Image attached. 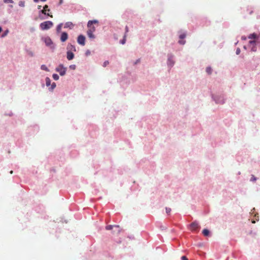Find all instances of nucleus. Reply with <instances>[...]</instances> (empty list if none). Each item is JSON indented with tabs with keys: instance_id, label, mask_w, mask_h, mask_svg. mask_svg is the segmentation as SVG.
Here are the masks:
<instances>
[{
	"instance_id": "nucleus-31",
	"label": "nucleus",
	"mask_w": 260,
	"mask_h": 260,
	"mask_svg": "<svg viewBox=\"0 0 260 260\" xmlns=\"http://www.w3.org/2000/svg\"><path fill=\"white\" fill-rule=\"evenodd\" d=\"M251 51H253V52H255L256 51V47L255 46H253L252 48H251Z\"/></svg>"
},
{
	"instance_id": "nucleus-22",
	"label": "nucleus",
	"mask_w": 260,
	"mask_h": 260,
	"mask_svg": "<svg viewBox=\"0 0 260 260\" xmlns=\"http://www.w3.org/2000/svg\"><path fill=\"white\" fill-rule=\"evenodd\" d=\"M4 3H13V0H4Z\"/></svg>"
},
{
	"instance_id": "nucleus-7",
	"label": "nucleus",
	"mask_w": 260,
	"mask_h": 260,
	"mask_svg": "<svg viewBox=\"0 0 260 260\" xmlns=\"http://www.w3.org/2000/svg\"><path fill=\"white\" fill-rule=\"evenodd\" d=\"M77 42L80 45L84 46L85 44V37L82 35H79L77 38Z\"/></svg>"
},
{
	"instance_id": "nucleus-21",
	"label": "nucleus",
	"mask_w": 260,
	"mask_h": 260,
	"mask_svg": "<svg viewBox=\"0 0 260 260\" xmlns=\"http://www.w3.org/2000/svg\"><path fill=\"white\" fill-rule=\"evenodd\" d=\"M125 37H126V35L125 34V35L124 36V38L121 41V43L122 44H125V41H126Z\"/></svg>"
},
{
	"instance_id": "nucleus-5",
	"label": "nucleus",
	"mask_w": 260,
	"mask_h": 260,
	"mask_svg": "<svg viewBox=\"0 0 260 260\" xmlns=\"http://www.w3.org/2000/svg\"><path fill=\"white\" fill-rule=\"evenodd\" d=\"M67 69L64 68L62 64L59 65L56 68V72H58L61 76L65 75Z\"/></svg>"
},
{
	"instance_id": "nucleus-18",
	"label": "nucleus",
	"mask_w": 260,
	"mask_h": 260,
	"mask_svg": "<svg viewBox=\"0 0 260 260\" xmlns=\"http://www.w3.org/2000/svg\"><path fill=\"white\" fill-rule=\"evenodd\" d=\"M43 9L45 10V11H46V12L47 11H48V12L50 11V9H48V6L47 5H45L44 6Z\"/></svg>"
},
{
	"instance_id": "nucleus-12",
	"label": "nucleus",
	"mask_w": 260,
	"mask_h": 260,
	"mask_svg": "<svg viewBox=\"0 0 260 260\" xmlns=\"http://www.w3.org/2000/svg\"><path fill=\"white\" fill-rule=\"evenodd\" d=\"M203 234L204 236H208L209 234V231L207 229H204L203 231Z\"/></svg>"
},
{
	"instance_id": "nucleus-9",
	"label": "nucleus",
	"mask_w": 260,
	"mask_h": 260,
	"mask_svg": "<svg viewBox=\"0 0 260 260\" xmlns=\"http://www.w3.org/2000/svg\"><path fill=\"white\" fill-rule=\"evenodd\" d=\"M68 51H76V47L74 45H72L71 44H69L67 46Z\"/></svg>"
},
{
	"instance_id": "nucleus-30",
	"label": "nucleus",
	"mask_w": 260,
	"mask_h": 260,
	"mask_svg": "<svg viewBox=\"0 0 260 260\" xmlns=\"http://www.w3.org/2000/svg\"><path fill=\"white\" fill-rule=\"evenodd\" d=\"M70 68L73 70H75L76 68L75 65H71L70 66Z\"/></svg>"
},
{
	"instance_id": "nucleus-33",
	"label": "nucleus",
	"mask_w": 260,
	"mask_h": 260,
	"mask_svg": "<svg viewBox=\"0 0 260 260\" xmlns=\"http://www.w3.org/2000/svg\"><path fill=\"white\" fill-rule=\"evenodd\" d=\"M182 260H188V258L185 256H182L181 257Z\"/></svg>"
},
{
	"instance_id": "nucleus-36",
	"label": "nucleus",
	"mask_w": 260,
	"mask_h": 260,
	"mask_svg": "<svg viewBox=\"0 0 260 260\" xmlns=\"http://www.w3.org/2000/svg\"><path fill=\"white\" fill-rule=\"evenodd\" d=\"M128 31V27L126 26L125 27V33H127Z\"/></svg>"
},
{
	"instance_id": "nucleus-28",
	"label": "nucleus",
	"mask_w": 260,
	"mask_h": 260,
	"mask_svg": "<svg viewBox=\"0 0 260 260\" xmlns=\"http://www.w3.org/2000/svg\"><path fill=\"white\" fill-rule=\"evenodd\" d=\"M56 87V84L55 83H53L51 85V88L53 89Z\"/></svg>"
},
{
	"instance_id": "nucleus-29",
	"label": "nucleus",
	"mask_w": 260,
	"mask_h": 260,
	"mask_svg": "<svg viewBox=\"0 0 260 260\" xmlns=\"http://www.w3.org/2000/svg\"><path fill=\"white\" fill-rule=\"evenodd\" d=\"M19 6L21 7H24V3L22 2H19Z\"/></svg>"
},
{
	"instance_id": "nucleus-4",
	"label": "nucleus",
	"mask_w": 260,
	"mask_h": 260,
	"mask_svg": "<svg viewBox=\"0 0 260 260\" xmlns=\"http://www.w3.org/2000/svg\"><path fill=\"white\" fill-rule=\"evenodd\" d=\"M44 42H45L46 46L50 47L51 49L54 48L53 42L49 37H46L43 39Z\"/></svg>"
},
{
	"instance_id": "nucleus-10",
	"label": "nucleus",
	"mask_w": 260,
	"mask_h": 260,
	"mask_svg": "<svg viewBox=\"0 0 260 260\" xmlns=\"http://www.w3.org/2000/svg\"><path fill=\"white\" fill-rule=\"evenodd\" d=\"M67 59L69 60L73 59L74 57V54L73 53V52L67 51Z\"/></svg>"
},
{
	"instance_id": "nucleus-17",
	"label": "nucleus",
	"mask_w": 260,
	"mask_h": 260,
	"mask_svg": "<svg viewBox=\"0 0 260 260\" xmlns=\"http://www.w3.org/2000/svg\"><path fill=\"white\" fill-rule=\"evenodd\" d=\"M41 12L45 14V15H47L48 16H50L51 17H52V15H50L49 13H46V11H45V10L43 9L42 11H41Z\"/></svg>"
},
{
	"instance_id": "nucleus-19",
	"label": "nucleus",
	"mask_w": 260,
	"mask_h": 260,
	"mask_svg": "<svg viewBox=\"0 0 260 260\" xmlns=\"http://www.w3.org/2000/svg\"><path fill=\"white\" fill-rule=\"evenodd\" d=\"M186 37V35L185 34H181L180 36H179V38L181 40L184 39Z\"/></svg>"
},
{
	"instance_id": "nucleus-16",
	"label": "nucleus",
	"mask_w": 260,
	"mask_h": 260,
	"mask_svg": "<svg viewBox=\"0 0 260 260\" xmlns=\"http://www.w3.org/2000/svg\"><path fill=\"white\" fill-rule=\"evenodd\" d=\"M52 77L55 80H58L59 79V76L56 74H54L52 75Z\"/></svg>"
},
{
	"instance_id": "nucleus-3",
	"label": "nucleus",
	"mask_w": 260,
	"mask_h": 260,
	"mask_svg": "<svg viewBox=\"0 0 260 260\" xmlns=\"http://www.w3.org/2000/svg\"><path fill=\"white\" fill-rule=\"evenodd\" d=\"M113 228L115 229L114 230H113V233L118 234L121 231V229H120V226L117 225H108L106 226V229L107 230H112Z\"/></svg>"
},
{
	"instance_id": "nucleus-41",
	"label": "nucleus",
	"mask_w": 260,
	"mask_h": 260,
	"mask_svg": "<svg viewBox=\"0 0 260 260\" xmlns=\"http://www.w3.org/2000/svg\"><path fill=\"white\" fill-rule=\"evenodd\" d=\"M252 223H255V221H252Z\"/></svg>"
},
{
	"instance_id": "nucleus-27",
	"label": "nucleus",
	"mask_w": 260,
	"mask_h": 260,
	"mask_svg": "<svg viewBox=\"0 0 260 260\" xmlns=\"http://www.w3.org/2000/svg\"><path fill=\"white\" fill-rule=\"evenodd\" d=\"M108 64H109V61H105L104 62L103 66L104 67H106Z\"/></svg>"
},
{
	"instance_id": "nucleus-1",
	"label": "nucleus",
	"mask_w": 260,
	"mask_h": 260,
	"mask_svg": "<svg viewBox=\"0 0 260 260\" xmlns=\"http://www.w3.org/2000/svg\"><path fill=\"white\" fill-rule=\"evenodd\" d=\"M99 21L96 20H89L87 23V27L88 30L87 31V34L88 37L90 39H94L95 38L94 35H93V32L95 30V27L93 25V24H98Z\"/></svg>"
},
{
	"instance_id": "nucleus-26",
	"label": "nucleus",
	"mask_w": 260,
	"mask_h": 260,
	"mask_svg": "<svg viewBox=\"0 0 260 260\" xmlns=\"http://www.w3.org/2000/svg\"><path fill=\"white\" fill-rule=\"evenodd\" d=\"M73 25V24L71 22H67L66 24V27H69L70 25Z\"/></svg>"
},
{
	"instance_id": "nucleus-37",
	"label": "nucleus",
	"mask_w": 260,
	"mask_h": 260,
	"mask_svg": "<svg viewBox=\"0 0 260 260\" xmlns=\"http://www.w3.org/2000/svg\"><path fill=\"white\" fill-rule=\"evenodd\" d=\"M41 8V6H40V5L38 6V9H40Z\"/></svg>"
},
{
	"instance_id": "nucleus-13",
	"label": "nucleus",
	"mask_w": 260,
	"mask_h": 260,
	"mask_svg": "<svg viewBox=\"0 0 260 260\" xmlns=\"http://www.w3.org/2000/svg\"><path fill=\"white\" fill-rule=\"evenodd\" d=\"M46 80V84L47 86H49L50 84H51V80L50 79L48 78V77H47L45 79Z\"/></svg>"
},
{
	"instance_id": "nucleus-34",
	"label": "nucleus",
	"mask_w": 260,
	"mask_h": 260,
	"mask_svg": "<svg viewBox=\"0 0 260 260\" xmlns=\"http://www.w3.org/2000/svg\"><path fill=\"white\" fill-rule=\"evenodd\" d=\"M249 43L250 44L254 45L255 43V41H250Z\"/></svg>"
},
{
	"instance_id": "nucleus-8",
	"label": "nucleus",
	"mask_w": 260,
	"mask_h": 260,
	"mask_svg": "<svg viewBox=\"0 0 260 260\" xmlns=\"http://www.w3.org/2000/svg\"><path fill=\"white\" fill-rule=\"evenodd\" d=\"M68 38V35L67 32H63L61 34L60 37V41L62 42H65Z\"/></svg>"
},
{
	"instance_id": "nucleus-15",
	"label": "nucleus",
	"mask_w": 260,
	"mask_h": 260,
	"mask_svg": "<svg viewBox=\"0 0 260 260\" xmlns=\"http://www.w3.org/2000/svg\"><path fill=\"white\" fill-rule=\"evenodd\" d=\"M41 69L42 70H44V71H49L48 68L45 65H44V64H43V65L41 66Z\"/></svg>"
},
{
	"instance_id": "nucleus-40",
	"label": "nucleus",
	"mask_w": 260,
	"mask_h": 260,
	"mask_svg": "<svg viewBox=\"0 0 260 260\" xmlns=\"http://www.w3.org/2000/svg\"><path fill=\"white\" fill-rule=\"evenodd\" d=\"M13 171H10V174H12V173H13Z\"/></svg>"
},
{
	"instance_id": "nucleus-35",
	"label": "nucleus",
	"mask_w": 260,
	"mask_h": 260,
	"mask_svg": "<svg viewBox=\"0 0 260 260\" xmlns=\"http://www.w3.org/2000/svg\"><path fill=\"white\" fill-rule=\"evenodd\" d=\"M8 30H7V31H6V32L3 34V35H2V37H5V36H6V35H7V33H8Z\"/></svg>"
},
{
	"instance_id": "nucleus-23",
	"label": "nucleus",
	"mask_w": 260,
	"mask_h": 260,
	"mask_svg": "<svg viewBox=\"0 0 260 260\" xmlns=\"http://www.w3.org/2000/svg\"><path fill=\"white\" fill-rule=\"evenodd\" d=\"M61 26H62V24H59V25H58L57 26V31L58 32H59V31L60 30L61 28Z\"/></svg>"
},
{
	"instance_id": "nucleus-11",
	"label": "nucleus",
	"mask_w": 260,
	"mask_h": 260,
	"mask_svg": "<svg viewBox=\"0 0 260 260\" xmlns=\"http://www.w3.org/2000/svg\"><path fill=\"white\" fill-rule=\"evenodd\" d=\"M248 38L249 39H256L257 38V35L255 33H253L252 34H250Z\"/></svg>"
},
{
	"instance_id": "nucleus-6",
	"label": "nucleus",
	"mask_w": 260,
	"mask_h": 260,
	"mask_svg": "<svg viewBox=\"0 0 260 260\" xmlns=\"http://www.w3.org/2000/svg\"><path fill=\"white\" fill-rule=\"evenodd\" d=\"M200 228V226L198 223L196 221H194L192 222L189 225V229L192 232H197L198 231L199 229Z\"/></svg>"
},
{
	"instance_id": "nucleus-24",
	"label": "nucleus",
	"mask_w": 260,
	"mask_h": 260,
	"mask_svg": "<svg viewBox=\"0 0 260 260\" xmlns=\"http://www.w3.org/2000/svg\"><path fill=\"white\" fill-rule=\"evenodd\" d=\"M256 180V177H255L254 175H252L251 178V180L253 181H254Z\"/></svg>"
},
{
	"instance_id": "nucleus-38",
	"label": "nucleus",
	"mask_w": 260,
	"mask_h": 260,
	"mask_svg": "<svg viewBox=\"0 0 260 260\" xmlns=\"http://www.w3.org/2000/svg\"><path fill=\"white\" fill-rule=\"evenodd\" d=\"M2 28L0 26V32L2 31Z\"/></svg>"
},
{
	"instance_id": "nucleus-25",
	"label": "nucleus",
	"mask_w": 260,
	"mask_h": 260,
	"mask_svg": "<svg viewBox=\"0 0 260 260\" xmlns=\"http://www.w3.org/2000/svg\"><path fill=\"white\" fill-rule=\"evenodd\" d=\"M178 42L180 44L184 45L185 44V41H183V40H180V41H179Z\"/></svg>"
},
{
	"instance_id": "nucleus-32",
	"label": "nucleus",
	"mask_w": 260,
	"mask_h": 260,
	"mask_svg": "<svg viewBox=\"0 0 260 260\" xmlns=\"http://www.w3.org/2000/svg\"><path fill=\"white\" fill-rule=\"evenodd\" d=\"M240 53V48H237V50H236V54H239Z\"/></svg>"
},
{
	"instance_id": "nucleus-20",
	"label": "nucleus",
	"mask_w": 260,
	"mask_h": 260,
	"mask_svg": "<svg viewBox=\"0 0 260 260\" xmlns=\"http://www.w3.org/2000/svg\"><path fill=\"white\" fill-rule=\"evenodd\" d=\"M166 211L167 214H170L171 211V209L170 208H166Z\"/></svg>"
},
{
	"instance_id": "nucleus-39",
	"label": "nucleus",
	"mask_w": 260,
	"mask_h": 260,
	"mask_svg": "<svg viewBox=\"0 0 260 260\" xmlns=\"http://www.w3.org/2000/svg\"><path fill=\"white\" fill-rule=\"evenodd\" d=\"M243 40H246V38L245 37H242V38Z\"/></svg>"
},
{
	"instance_id": "nucleus-2",
	"label": "nucleus",
	"mask_w": 260,
	"mask_h": 260,
	"mask_svg": "<svg viewBox=\"0 0 260 260\" xmlns=\"http://www.w3.org/2000/svg\"><path fill=\"white\" fill-rule=\"evenodd\" d=\"M53 23L50 21H47L41 23L40 24L41 29L43 30H47L53 26Z\"/></svg>"
},
{
	"instance_id": "nucleus-14",
	"label": "nucleus",
	"mask_w": 260,
	"mask_h": 260,
	"mask_svg": "<svg viewBox=\"0 0 260 260\" xmlns=\"http://www.w3.org/2000/svg\"><path fill=\"white\" fill-rule=\"evenodd\" d=\"M206 71L208 74H211L212 73V70L211 68L209 67L206 68Z\"/></svg>"
}]
</instances>
